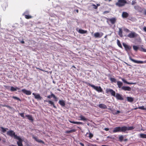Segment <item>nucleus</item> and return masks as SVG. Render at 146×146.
<instances>
[{
	"label": "nucleus",
	"instance_id": "obj_1",
	"mask_svg": "<svg viewBox=\"0 0 146 146\" xmlns=\"http://www.w3.org/2000/svg\"><path fill=\"white\" fill-rule=\"evenodd\" d=\"M135 127L133 126H127L123 125L121 127L119 126L114 128L113 131V133H116L119 132L125 133L127 131L131 130L134 129Z\"/></svg>",
	"mask_w": 146,
	"mask_h": 146
},
{
	"label": "nucleus",
	"instance_id": "obj_2",
	"mask_svg": "<svg viewBox=\"0 0 146 146\" xmlns=\"http://www.w3.org/2000/svg\"><path fill=\"white\" fill-rule=\"evenodd\" d=\"M122 45L124 48L125 50L126 51L127 54H128L129 57V52L132 49L131 46L125 42L122 43Z\"/></svg>",
	"mask_w": 146,
	"mask_h": 146
},
{
	"label": "nucleus",
	"instance_id": "obj_3",
	"mask_svg": "<svg viewBox=\"0 0 146 146\" xmlns=\"http://www.w3.org/2000/svg\"><path fill=\"white\" fill-rule=\"evenodd\" d=\"M128 3L126 0H118L115 5L119 7H122L124 6L126 4Z\"/></svg>",
	"mask_w": 146,
	"mask_h": 146
},
{
	"label": "nucleus",
	"instance_id": "obj_4",
	"mask_svg": "<svg viewBox=\"0 0 146 146\" xmlns=\"http://www.w3.org/2000/svg\"><path fill=\"white\" fill-rule=\"evenodd\" d=\"M7 135L11 136V137H13L15 139L19 136L15 134V133L13 130L10 129L7 133Z\"/></svg>",
	"mask_w": 146,
	"mask_h": 146
},
{
	"label": "nucleus",
	"instance_id": "obj_5",
	"mask_svg": "<svg viewBox=\"0 0 146 146\" xmlns=\"http://www.w3.org/2000/svg\"><path fill=\"white\" fill-rule=\"evenodd\" d=\"M129 59L133 62L137 64H143L145 63H146V60L145 61H142L141 60H136L133 59L131 56H129Z\"/></svg>",
	"mask_w": 146,
	"mask_h": 146
},
{
	"label": "nucleus",
	"instance_id": "obj_6",
	"mask_svg": "<svg viewBox=\"0 0 146 146\" xmlns=\"http://www.w3.org/2000/svg\"><path fill=\"white\" fill-rule=\"evenodd\" d=\"M138 35L136 33L131 31L130 33L127 35V36L130 38H134L137 36Z\"/></svg>",
	"mask_w": 146,
	"mask_h": 146
},
{
	"label": "nucleus",
	"instance_id": "obj_7",
	"mask_svg": "<svg viewBox=\"0 0 146 146\" xmlns=\"http://www.w3.org/2000/svg\"><path fill=\"white\" fill-rule=\"evenodd\" d=\"M106 93L107 94L110 93L114 97L115 95V92L114 91L113 89L108 88L106 89Z\"/></svg>",
	"mask_w": 146,
	"mask_h": 146
},
{
	"label": "nucleus",
	"instance_id": "obj_8",
	"mask_svg": "<svg viewBox=\"0 0 146 146\" xmlns=\"http://www.w3.org/2000/svg\"><path fill=\"white\" fill-rule=\"evenodd\" d=\"M92 88L99 93H102L103 92L102 89L100 86H96L94 85Z\"/></svg>",
	"mask_w": 146,
	"mask_h": 146
},
{
	"label": "nucleus",
	"instance_id": "obj_9",
	"mask_svg": "<svg viewBox=\"0 0 146 146\" xmlns=\"http://www.w3.org/2000/svg\"><path fill=\"white\" fill-rule=\"evenodd\" d=\"M15 139L18 140L17 142V144L18 146H23V140L20 136H18Z\"/></svg>",
	"mask_w": 146,
	"mask_h": 146
},
{
	"label": "nucleus",
	"instance_id": "obj_10",
	"mask_svg": "<svg viewBox=\"0 0 146 146\" xmlns=\"http://www.w3.org/2000/svg\"><path fill=\"white\" fill-rule=\"evenodd\" d=\"M114 97H115L117 100L121 101L123 100L124 98L122 95L118 93H116Z\"/></svg>",
	"mask_w": 146,
	"mask_h": 146
},
{
	"label": "nucleus",
	"instance_id": "obj_11",
	"mask_svg": "<svg viewBox=\"0 0 146 146\" xmlns=\"http://www.w3.org/2000/svg\"><path fill=\"white\" fill-rule=\"evenodd\" d=\"M1 17L0 16V33H3L7 31H10L8 29H3L1 28Z\"/></svg>",
	"mask_w": 146,
	"mask_h": 146
},
{
	"label": "nucleus",
	"instance_id": "obj_12",
	"mask_svg": "<svg viewBox=\"0 0 146 146\" xmlns=\"http://www.w3.org/2000/svg\"><path fill=\"white\" fill-rule=\"evenodd\" d=\"M103 33L101 32L100 33L99 32H96L94 34V36L96 38H100L103 35Z\"/></svg>",
	"mask_w": 146,
	"mask_h": 146
},
{
	"label": "nucleus",
	"instance_id": "obj_13",
	"mask_svg": "<svg viewBox=\"0 0 146 146\" xmlns=\"http://www.w3.org/2000/svg\"><path fill=\"white\" fill-rule=\"evenodd\" d=\"M21 91L24 94L27 95H30L31 94V91L27 90L25 89H22Z\"/></svg>",
	"mask_w": 146,
	"mask_h": 146
},
{
	"label": "nucleus",
	"instance_id": "obj_14",
	"mask_svg": "<svg viewBox=\"0 0 146 146\" xmlns=\"http://www.w3.org/2000/svg\"><path fill=\"white\" fill-rule=\"evenodd\" d=\"M134 8L135 10L140 12H143L144 10L143 8L141 7L138 5L135 6Z\"/></svg>",
	"mask_w": 146,
	"mask_h": 146
},
{
	"label": "nucleus",
	"instance_id": "obj_15",
	"mask_svg": "<svg viewBox=\"0 0 146 146\" xmlns=\"http://www.w3.org/2000/svg\"><path fill=\"white\" fill-rule=\"evenodd\" d=\"M121 89L124 91H130L131 90V88L130 87L128 86H123L121 87Z\"/></svg>",
	"mask_w": 146,
	"mask_h": 146
},
{
	"label": "nucleus",
	"instance_id": "obj_16",
	"mask_svg": "<svg viewBox=\"0 0 146 146\" xmlns=\"http://www.w3.org/2000/svg\"><path fill=\"white\" fill-rule=\"evenodd\" d=\"M58 103L62 107H64L66 105L65 102L63 100H59Z\"/></svg>",
	"mask_w": 146,
	"mask_h": 146
},
{
	"label": "nucleus",
	"instance_id": "obj_17",
	"mask_svg": "<svg viewBox=\"0 0 146 146\" xmlns=\"http://www.w3.org/2000/svg\"><path fill=\"white\" fill-rule=\"evenodd\" d=\"M9 129L8 128H4L3 127H0V131L3 133H5Z\"/></svg>",
	"mask_w": 146,
	"mask_h": 146
},
{
	"label": "nucleus",
	"instance_id": "obj_18",
	"mask_svg": "<svg viewBox=\"0 0 146 146\" xmlns=\"http://www.w3.org/2000/svg\"><path fill=\"white\" fill-rule=\"evenodd\" d=\"M126 98L127 101L130 103L132 102L134 100V98L131 97H127Z\"/></svg>",
	"mask_w": 146,
	"mask_h": 146
},
{
	"label": "nucleus",
	"instance_id": "obj_19",
	"mask_svg": "<svg viewBox=\"0 0 146 146\" xmlns=\"http://www.w3.org/2000/svg\"><path fill=\"white\" fill-rule=\"evenodd\" d=\"M98 106L100 108L102 109H105L107 108V107L106 106L103 104H99Z\"/></svg>",
	"mask_w": 146,
	"mask_h": 146
},
{
	"label": "nucleus",
	"instance_id": "obj_20",
	"mask_svg": "<svg viewBox=\"0 0 146 146\" xmlns=\"http://www.w3.org/2000/svg\"><path fill=\"white\" fill-rule=\"evenodd\" d=\"M129 14L125 12H123L122 14V16L123 18H126L129 16Z\"/></svg>",
	"mask_w": 146,
	"mask_h": 146
},
{
	"label": "nucleus",
	"instance_id": "obj_21",
	"mask_svg": "<svg viewBox=\"0 0 146 146\" xmlns=\"http://www.w3.org/2000/svg\"><path fill=\"white\" fill-rule=\"evenodd\" d=\"M35 98L37 99L38 100H41L42 99V98L40 96V95L38 94H36L35 96Z\"/></svg>",
	"mask_w": 146,
	"mask_h": 146
},
{
	"label": "nucleus",
	"instance_id": "obj_22",
	"mask_svg": "<svg viewBox=\"0 0 146 146\" xmlns=\"http://www.w3.org/2000/svg\"><path fill=\"white\" fill-rule=\"evenodd\" d=\"M7 6V3L6 2H5L3 4H2V7L4 11L5 10Z\"/></svg>",
	"mask_w": 146,
	"mask_h": 146
},
{
	"label": "nucleus",
	"instance_id": "obj_23",
	"mask_svg": "<svg viewBox=\"0 0 146 146\" xmlns=\"http://www.w3.org/2000/svg\"><path fill=\"white\" fill-rule=\"evenodd\" d=\"M33 138L34 139H35V140L37 142H38L40 143H42L43 144H44V142L42 140H39L38 139V138H37L36 137H33Z\"/></svg>",
	"mask_w": 146,
	"mask_h": 146
},
{
	"label": "nucleus",
	"instance_id": "obj_24",
	"mask_svg": "<svg viewBox=\"0 0 146 146\" xmlns=\"http://www.w3.org/2000/svg\"><path fill=\"white\" fill-rule=\"evenodd\" d=\"M111 23L113 25L114 24L116 21V19L115 18H112L110 19H109Z\"/></svg>",
	"mask_w": 146,
	"mask_h": 146
},
{
	"label": "nucleus",
	"instance_id": "obj_25",
	"mask_svg": "<svg viewBox=\"0 0 146 146\" xmlns=\"http://www.w3.org/2000/svg\"><path fill=\"white\" fill-rule=\"evenodd\" d=\"M117 84L118 86V87L119 88H121V87L123 85V83L122 82L119 81H117Z\"/></svg>",
	"mask_w": 146,
	"mask_h": 146
},
{
	"label": "nucleus",
	"instance_id": "obj_26",
	"mask_svg": "<svg viewBox=\"0 0 146 146\" xmlns=\"http://www.w3.org/2000/svg\"><path fill=\"white\" fill-rule=\"evenodd\" d=\"M25 117H27V118L31 121L32 122L34 120L32 116L30 115H25Z\"/></svg>",
	"mask_w": 146,
	"mask_h": 146
},
{
	"label": "nucleus",
	"instance_id": "obj_27",
	"mask_svg": "<svg viewBox=\"0 0 146 146\" xmlns=\"http://www.w3.org/2000/svg\"><path fill=\"white\" fill-rule=\"evenodd\" d=\"M78 32L80 34H86L87 33V31L82 29H80L78 30Z\"/></svg>",
	"mask_w": 146,
	"mask_h": 146
},
{
	"label": "nucleus",
	"instance_id": "obj_28",
	"mask_svg": "<svg viewBox=\"0 0 146 146\" xmlns=\"http://www.w3.org/2000/svg\"><path fill=\"white\" fill-rule=\"evenodd\" d=\"M122 33L123 31L122 29L121 28H119V31L118 32V34L121 37H122L123 36Z\"/></svg>",
	"mask_w": 146,
	"mask_h": 146
},
{
	"label": "nucleus",
	"instance_id": "obj_29",
	"mask_svg": "<svg viewBox=\"0 0 146 146\" xmlns=\"http://www.w3.org/2000/svg\"><path fill=\"white\" fill-rule=\"evenodd\" d=\"M48 103L50 104V106H53L54 108H56V107L54 105V102L52 100H49L48 101Z\"/></svg>",
	"mask_w": 146,
	"mask_h": 146
},
{
	"label": "nucleus",
	"instance_id": "obj_30",
	"mask_svg": "<svg viewBox=\"0 0 146 146\" xmlns=\"http://www.w3.org/2000/svg\"><path fill=\"white\" fill-rule=\"evenodd\" d=\"M76 130L75 129H71L70 130H66L65 131V133H70L72 132H74L76 131Z\"/></svg>",
	"mask_w": 146,
	"mask_h": 146
},
{
	"label": "nucleus",
	"instance_id": "obj_31",
	"mask_svg": "<svg viewBox=\"0 0 146 146\" xmlns=\"http://www.w3.org/2000/svg\"><path fill=\"white\" fill-rule=\"evenodd\" d=\"M80 117V120H81L83 121H87L88 119L86 118L85 117L82 115H81L79 116Z\"/></svg>",
	"mask_w": 146,
	"mask_h": 146
},
{
	"label": "nucleus",
	"instance_id": "obj_32",
	"mask_svg": "<svg viewBox=\"0 0 146 146\" xmlns=\"http://www.w3.org/2000/svg\"><path fill=\"white\" fill-rule=\"evenodd\" d=\"M133 48L135 51H137L138 50H139L140 47L138 46L133 45Z\"/></svg>",
	"mask_w": 146,
	"mask_h": 146
},
{
	"label": "nucleus",
	"instance_id": "obj_33",
	"mask_svg": "<svg viewBox=\"0 0 146 146\" xmlns=\"http://www.w3.org/2000/svg\"><path fill=\"white\" fill-rule=\"evenodd\" d=\"M139 137L141 138H145L146 139V134H144L142 133H141L139 134Z\"/></svg>",
	"mask_w": 146,
	"mask_h": 146
},
{
	"label": "nucleus",
	"instance_id": "obj_34",
	"mask_svg": "<svg viewBox=\"0 0 146 146\" xmlns=\"http://www.w3.org/2000/svg\"><path fill=\"white\" fill-rule=\"evenodd\" d=\"M117 44L118 46L121 48L123 49V47L120 40L118 39H117Z\"/></svg>",
	"mask_w": 146,
	"mask_h": 146
},
{
	"label": "nucleus",
	"instance_id": "obj_35",
	"mask_svg": "<svg viewBox=\"0 0 146 146\" xmlns=\"http://www.w3.org/2000/svg\"><path fill=\"white\" fill-rule=\"evenodd\" d=\"M10 90L11 92H14L17 91L16 86L14 87L13 86H11V87Z\"/></svg>",
	"mask_w": 146,
	"mask_h": 146
},
{
	"label": "nucleus",
	"instance_id": "obj_36",
	"mask_svg": "<svg viewBox=\"0 0 146 146\" xmlns=\"http://www.w3.org/2000/svg\"><path fill=\"white\" fill-rule=\"evenodd\" d=\"M83 82L84 83L86 84L87 85H88L89 86H91L92 88L93 86L94 85L90 84V83H89V82H86V81H84Z\"/></svg>",
	"mask_w": 146,
	"mask_h": 146
},
{
	"label": "nucleus",
	"instance_id": "obj_37",
	"mask_svg": "<svg viewBox=\"0 0 146 146\" xmlns=\"http://www.w3.org/2000/svg\"><path fill=\"white\" fill-rule=\"evenodd\" d=\"M6 107L9 108L11 111H14V110L15 109L13 107H11L9 105H7Z\"/></svg>",
	"mask_w": 146,
	"mask_h": 146
},
{
	"label": "nucleus",
	"instance_id": "obj_38",
	"mask_svg": "<svg viewBox=\"0 0 146 146\" xmlns=\"http://www.w3.org/2000/svg\"><path fill=\"white\" fill-rule=\"evenodd\" d=\"M123 138H124V136L123 135H121L119 137V140L120 141H121V142L123 141Z\"/></svg>",
	"mask_w": 146,
	"mask_h": 146
},
{
	"label": "nucleus",
	"instance_id": "obj_39",
	"mask_svg": "<svg viewBox=\"0 0 146 146\" xmlns=\"http://www.w3.org/2000/svg\"><path fill=\"white\" fill-rule=\"evenodd\" d=\"M110 80L112 82L116 83V79L114 78H110Z\"/></svg>",
	"mask_w": 146,
	"mask_h": 146
},
{
	"label": "nucleus",
	"instance_id": "obj_40",
	"mask_svg": "<svg viewBox=\"0 0 146 146\" xmlns=\"http://www.w3.org/2000/svg\"><path fill=\"white\" fill-rule=\"evenodd\" d=\"M139 50L141 52H146V49L142 47L140 48L139 49Z\"/></svg>",
	"mask_w": 146,
	"mask_h": 146
},
{
	"label": "nucleus",
	"instance_id": "obj_41",
	"mask_svg": "<svg viewBox=\"0 0 146 146\" xmlns=\"http://www.w3.org/2000/svg\"><path fill=\"white\" fill-rule=\"evenodd\" d=\"M88 134H89L88 137L90 139L92 138L93 136V134L91 133H86V135H87Z\"/></svg>",
	"mask_w": 146,
	"mask_h": 146
},
{
	"label": "nucleus",
	"instance_id": "obj_42",
	"mask_svg": "<svg viewBox=\"0 0 146 146\" xmlns=\"http://www.w3.org/2000/svg\"><path fill=\"white\" fill-rule=\"evenodd\" d=\"M138 108L139 109L144 110H146V108H145L144 106H139L138 107Z\"/></svg>",
	"mask_w": 146,
	"mask_h": 146
},
{
	"label": "nucleus",
	"instance_id": "obj_43",
	"mask_svg": "<svg viewBox=\"0 0 146 146\" xmlns=\"http://www.w3.org/2000/svg\"><path fill=\"white\" fill-rule=\"evenodd\" d=\"M12 98L15 99L17 100H18V101H21V99L19 98H18L16 96H13L12 97Z\"/></svg>",
	"mask_w": 146,
	"mask_h": 146
},
{
	"label": "nucleus",
	"instance_id": "obj_44",
	"mask_svg": "<svg viewBox=\"0 0 146 146\" xmlns=\"http://www.w3.org/2000/svg\"><path fill=\"white\" fill-rule=\"evenodd\" d=\"M25 17L27 19H30L32 18V17L29 15H25Z\"/></svg>",
	"mask_w": 146,
	"mask_h": 146
},
{
	"label": "nucleus",
	"instance_id": "obj_45",
	"mask_svg": "<svg viewBox=\"0 0 146 146\" xmlns=\"http://www.w3.org/2000/svg\"><path fill=\"white\" fill-rule=\"evenodd\" d=\"M88 146H97L96 144H94L92 143H89L87 144Z\"/></svg>",
	"mask_w": 146,
	"mask_h": 146
},
{
	"label": "nucleus",
	"instance_id": "obj_46",
	"mask_svg": "<svg viewBox=\"0 0 146 146\" xmlns=\"http://www.w3.org/2000/svg\"><path fill=\"white\" fill-rule=\"evenodd\" d=\"M121 80L124 83L126 84H127V81L124 78H122Z\"/></svg>",
	"mask_w": 146,
	"mask_h": 146
},
{
	"label": "nucleus",
	"instance_id": "obj_47",
	"mask_svg": "<svg viewBox=\"0 0 146 146\" xmlns=\"http://www.w3.org/2000/svg\"><path fill=\"white\" fill-rule=\"evenodd\" d=\"M29 13V11L28 10H26L24 13L23 14V15H25V14H28Z\"/></svg>",
	"mask_w": 146,
	"mask_h": 146
},
{
	"label": "nucleus",
	"instance_id": "obj_48",
	"mask_svg": "<svg viewBox=\"0 0 146 146\" xmlns=\"http://www.w3.org/2000/svg\"><path fill=\"white\" fill-rule=\"evenodd\" d=\"M19 40L21 44H23L25 43V41L23 39L21 40L20 39H19Z\"/></svg>",
	"mask_w": 146,
	"mask_h": 146
},
{
	"label": "nucleus",
	"instance_id": "obj_49",
	"mask_svg": "<svg viewBox=\"0 0 146 146\" xmlns=\"http://www.w3.org/2000/svg\"><path fill=\"white\" fill-rule=\"evenodd\" d=\"M19 114L20 115V116L22 117L23 118H25V117L24 116V113H19Z\"/></svg>",
	"mask_w": 146,
	"mask_h": 146
},
{
	"label": "nucleus",
	"instance_id": "obj_50",
	"mask_svg": "<svg viewBox=\"0 0 146 146\" xmlns=\"http://www.w3.org/2000/svg\"><path fill=\"white\" fill-rule=\"evenodd\" d=\"M50 93L51 98L53 97V98H54L56 97V96L54 94H53L51 92Z\"/></svg>",
	"mask_w": 146,
	"mask_h": 146
},
{
	"label": "nucleus",
	"instance_id": "obj_51",
	"mask_svg": "<svg viewBox=\"0 0 146 146\" xmlns=\"http://www.w3.org/2000/svg\"><path fill=\"white\" fill-rule=\"evenodd\" d=\"M120 113V111H119V110H117L116 112L115 113H113V114H115V115H117V114H118L119 113Z\"/></svg>",
	"mask_w": 146,
	"mask_h": 146
},
{
	"label": "nucleus",
	"instance_id": "obj_52",
	"mask_svg": "<svg viewBox=\"0 0 146 146\" xmlns=\"http://www.w3.org/2000/svg\"><path fill=\"white\" fill-rule=\"evenodd\" d=\"M93 7V8L95 9H97L98 8L97 6L95 4H93L92 5Z\"/></svg>",
	"mask_w": 146,
	"mask_h": 146
},
{
	"label": "nucleus",
	"instance_id": "obj_53",
	"mask_svg": "<svg viewBox=\"0 0 146 146\" xmlns=\"http://www.w3.org/2000/svg\"><path fill=\"white\" fill-rule=\"evenodd\" d=\"M124 30L127 33H128L130 31L127 28L125 29Z\"/></svg>",
	"mask_w": 146,
	"mask_h": 146
},
{
	"label": "nucleus",
	"instance_id": "obj_54",
	"mask_svg": "<svg viewBox=\"0 0 146 146\" xmlns=\"http://www.w3.org/2000/svg\"><path fill=\"white\" fill-rule=\"evenodd\" d=\"M136 3V2L135 1V0H133L132 2V5H134L135 3Z\"/></svg>",
	"mask_w": 146,
	"mask_h": 146
},
{
	"label": "nucleus",
	"instance_id": "obj_55",
	"mask_svg": "<svg viewBox=\"0 0 146 146\" xmlns=\"http://www.w3.org/2000/svg\"><path fill=\"white\" fill-rule=\"evenodd\" d=\"M54 101L56 102L58 101V98H57L56 97H55V98H54Z\"/></svg>",
	"mask_w": 146,
	"mask_h": 146
},
{
	"label": "nucleus",
	"instance_id": "obj_56",
	"mask_svg": "<svg viewBox=\"0 0 146 146\" xmlns=\"http://www.w3.org/2000/svg\"><path fill=\"white\" fill-rule=\"evenodd\" d=\"M69 122H70L71 123H72L73 124H74L75 121H73L72 120H69Z\"/></svg>",
	"mask_w": 146,
	"mask_h": 146
},
{
	"label": "nucleus",
	"instance_id": "obj_57",
	"mask_svg": "<svg viewBox=\"0 0 146 146\" xmlns=\"http://www.w3.org/2000/svg\"><path fill=\"white\" fill-rule=\"evenodd\" d=\"M109 12V11H104L103 13V14H107V13H108Z\"/></svg>",
	"mask_w": 146,
	"mask_h": 146
},
{
	"label": "nucleus",
	"instance_id": "obj_58",
	"mask_svg": "<svg viewBox=\"0 0 146 146\" xmlns=\"http://www.w3.org/2000/svg\"><path fill=\"white\" fill-rule=\"evenodd\" d=\"M110 108H108V109L110 110L111 111H113V110L111 108H110Z\"/></svg>",
	"mask_w": 146,
	"mask_h": 146
},
{
	"label": "nucleus",
	"instance_id": "obj_59",
	"mask_svg": "<svg viewBox=\"0 0 146 146\" xmlns=\"http://www.w3.org/2000/svg\"><path fill=\"white\" fill-rule=\"evenodd\" d=\"M79 144L80 145H82V146H84V144L83 143H82L80 142L79 143Z\"/></svg>",
	"mask_w": 146,
	"mask_h": 146
},
{
	"label": "nucleus",
	"instance_id": "obj_60",
	"mask_svg": "<svg viewBox=\"0 0 146 146\" xmlns=\"http://www.w3.org/2000/svg\"><path fill=\"white\" fill-rule=\"evenodd\" d=\"M143 30L144 31L146 32V27H145L143 28Z\"/></svg>",
	"mask_w": 146,
	"mask_h": 146
},
{
	"label": "nucleus",
	"instance_id": "obj_61",
	"mask_svg": "<svg viewBox=\"0 0 146 146\" xmlns=\"http://www.w3.org/2000/svg\"><path fill=\"white\" fill-rule=\"evenodd\" d=\"M109 128H105L104 129V130L106 131H108L109 130Z\"/></svg>",
	"mask_w": 146,
	"mask_h": 146
},
{
	"label": "nucleus",
	"instance_id": "obj_62",
	"mask_svg": "<svg viewBox=\"0 0 146 146\" xmlns=\"http://www.w3.org/2000/svg\"><path fill=\"white\" fill-rule=\"evenodd\" d=\"M81 124L83 125L84 124V123L82 122H79V125Z\"/></svg>",
	"mask_w": 146,
	"mask_h": 146
},
{
	"label": "nucleus",
	"instance_id": "obj_63",
	"mask_svg": "<svg viewBox=\"0 0 146 146\" xmlns=\"http://www.w3.org/2000/svg\"><path fill=\"white\" fill-rule=\"evenodd\" d=\"M79 122L78 121H75V123L74 124H77L79 125Z\"/></svg>",
	"mask_w": 146,
	"mask_h": 146
},
{
	"label": "nucleus",
	"instance_id": "obj_64",
	"mask_svg": "<svg viewBox=\"0 0 146 146\" xmlns=\"http://www.w3.org/2000/svg\"><path fill=\"white\" fill-rule=\"evenodd\" d=\"M47 97L48 98H51V95L48 96Z\"/></svg>",
	"mask_w": 146,
	"mask_h": 146
}]
</instances>
